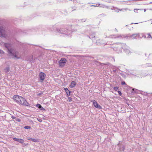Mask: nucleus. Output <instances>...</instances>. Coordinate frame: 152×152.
<instances>
[{"instance_id":"obj_1","label":"nucleus","mask_w":152,"mask_h":152,"mask_svg":"<svg viewBox=\"0 0 152 152\" xmlns=\"http://www.w3.org/2000/svg\"><path fill=\"white\" fill-rule=\"evenodd\" d=\"M18 103L22 105H25L27 106H29L30 105L27 102L26 100L22 97L20 98V99Z\"/></svg>"},{"instance_id":"obj_26","label":"nucleus","mask_w":152,"mask_h":152,"mask_svg":"<svg viewBox=\"0 0 152 152\" xmlns=\"http://www.w3.org/2000/svg\"><path fill=\"white\" fill-rule=\"evenodd\" d=\"M68 100L69 102H71L72 101V99L71 97H69L68 98Z\"/></svg>"},{"instance_id":"obj_2","label":"nucleus","mask_w":152,"mask_h":152,"mask_svg":"<svg viewBox=\"0 0 152 152\" xmlns=\"http://www.w3.org/2000/svg\"><path fill=\"white\" fill-rule=\"evenodd\" d=\"M6 36V31L5 28L3 26H0V37H5Z\"/></svg>"},{"instance_id":"obj_24","label":"nucleus","mask_w":152,"mask_h":152,"mask_svg":"<svg viewBox=\"0 0 152 152\" xmlns=\"http://www.w3.org/2000/svg\"><path fill=\"white\" fill-rule=\"evenodd\" d=\"M118 94H119V95L120 96H121V95H122V93H121V91H118Z\"/></svg>"},{"instance_id":"obj_36","label":"nucleus","mask_w":152,"mask_h":152,"mask_svg":"<svg viewBox=\"0 0 152 152\" xmlns=\"http://www.w3.org/2000/svg\"><path fill=\"white\" fill-rule=\"evenodd\" d=\"M100 4H99L98 5V7H101V6H100Z\"/></svg>"},{"instance_id":"obj_13","label":"nucleus","mask_w":152,"mask_h":152,"mask_svg":"<svg viewBox=\"0 0 152 152\" xmlns=\"http://www.w3.org/2000/svg\"><path fill=\"white\" fill-rule=\"evenodd\" d=\"M76 83L75 81H73L71 82V84L69 86L71 88L74 87L76 85Z\"/></svg>"},{"instance_id":"obj_17","label":"nucleus","mask_w":152,"mask_h":152,"mask_svg":"<svg viewBox=\"0 0 152 152\" xmlns=\"http://www.w3.org/2000/svg\"><path fill=\"white\" fill-rule=\"evenodd\" d=\"M4 45L6 48L8 49H8H9V45L7 43H5Z\"/></svg>"},{"instance_id":"obj_23","label":"nucleus","mask_w":152,"mask_h":152,"mask_svg":"<svg viewBox=\"0 0 152 152\" xmlns=\"http://www.w3.org/2000/svg\"><path fill=\"white\" fill-rule=\"evenodd\" d=\"M101 7H102V8H107V7L104 5H102L101 6Z\"/></svg>"},{"instance_id":"obj_8","label":"nucleus","mask_w":152,"mask_h":152,"mask_svg":"<svg viewBox=\"0 0 152 152\" xmlns=\"http://www.w3.org/2000/svg\"><path fill=\"white\" fill-rule=\"evenodd\" d=\"M21 97V96H19L18 95H14L13 97V99L18 103L19 101L20 98Z\"/></svg>"},{"instance_id":"obj_33","label":"nucleus","mask_w":152,"mask_h":152,"mask_svg":"<svg viewBox=\"0 0 152 152\" xmlns=\"http://www.w3.org/2000/svg\"><path fill=\"white\" fill-rule=\"evenodd\" d=\"M93 35H91L90 36H89V37L90 38V39H91V38H93Z\"/></svg>"},{"instance_id":"obj_3","label":"nucleus","mask_w":152,"mask_h":152,"mask_svg":"<svg viewBox=\"0 0 152 152\" xmlns=\"http://www.w3.org/2000/svg\"><path fill=\"white\" fill-rule=\"evenodd\" d=\"M66 61V60L65 58H62L58 61L59 67L62 68L64 67L65 65Z\"/></svg>"},{"instance_id":"obj_29","label":"nucleus","mask_w":152,"mask_h":152,"mask_svg":"<svg viewBox=\"0 0 152 152\" xmlns=\"http://www.w3.org/2000/svg\"><path fill=\"white\" fill-rule=\"evenodd\" d=\"M121 84L122 85H126V83L125 82H124V81H122L121 82Z\"/></svg>"},{"instance_id":"obj_41","label":"nucleus","mask_w":152,"mask_h":152,"mask_svg":"<svg viewBox=\"0 0 152 152\" xmlns=\"http://www.w3.org/2000/svg\"><path fill=\"white\" fill-rule=\"evenodd\" d=\"M23 145H26V144L25 143H24L23 144Z\"/></svg>"},{"instance_id":"obj_14","label":"nucleus","mask_w":152,"mask_h":152,"mask_svg":"<svg viewBox=\"0 0 152 152\" xmlns=\"http://www.w3.org/2000/svg\"><path fill=\"white\" fill-rule=\"evenodd\" d=\"M28 140H31L33 142H34L38 141V140H37L36 139H35V138H30V137L28 138Z\"/></svg>"},{"instance_id":"obj_40","label":"nucleus","mask_w":152,"mask_h":152,"mask_svg":"<svg viewBox=\"0 0 152 152\" xmlns=\"http://www.w3.org/2000/svg\"><path fill=\"white\" fill-rule=\"evenodd\" d=\"M126 104H128V105H129V104L128 103H126Z\"/></svg>"},{"instance_id":"obj_44","label":"nucleus","mask_w":152,"mask_h":152,"mask_svg":"<svg viewBox=\"0 0 152 152\" xmlns=\"http://www.w3.org/2000/svg\"><path fill=\"white\" fill-rule=\"evenodd\" d=\"M133 23H131V24H133Z\"/></svg>"},{"instance_id":"obj_32","label":"nucleus","mask_w":152,"mask_h":152,"mask_svg":"<svg viewBox=\"0 0 152 152\" xmlns=\"http://www.w3.org/2000/svg\"><path fill=\"white\" fill-rule=\"evenodd\" d=\"M37 120H38V121L40 122H41L42 121V120H41V119H38V118H37Z\"/></svg>"},{"instance_id":"obj_21","label":"nucleus","mask_w":152,"mask_h":152,"mask_svg":"<svg viewBox=\"0 0 152 152\" xmlns=\"http://www.w3.org/2000/svg\"><path fill=\"white\" fill-rule=\"evenodd\" d=\"M148 37H147V38H152V37H151V34H150L149 33V34H148Z\"/></svg>"},{"instance_id":"obj_25","label":"nucleus","mask_w":152,"mask_h":152,"mask_svg":"<svg viewBox=\"0 0 152 152\" xmlns=\"http://www.w3.org/2000/svg\"><path fill=\"white\" fill-rule=\"evenodd\" d=\"M118 88L117 87H115L114 88V89L115 91H117L118 90Z\"/></svg>"},{"instance_id":"obj_43","label":"nucleus","mask_w":152,"mask_h":152,"mask_svg":"<svg viewBox=\"0 0 152 152\" xmlns=\"http://www.w3.org/2000/svg\"><path fill=\"white\" fill-rule=\"evenodd\" d=\"M92 6H95V7L96 6V5H95V6L93 5Z\"/></svg>"},{"instance_id":"obj_28","label":"nucleus","mask_w":152,"mask_h":152,"mask_svg":"<svg viewBox=\"0 0 152 152\" xmlns=\"http://www.w3.org/2000/svg\"><path fill=\"white\" fill-rule=\"evenodd\" d=\"M0 53L1 54H3L4 53V52L2 50L0 49Z\"/></svg>"},{"instance_id":"obj_10","label":"nucleus","mask_w":152,"mask_h":152,"mask_svg":"<svg viewBox=\"0 0 152 152\" xmlns=\"http://www.w3.org/2000/svg\"><path fill=\"white\" fill-rule=\"evenodd\" d=\"M64 89L66 94L67 96L68 97L70 96L71 92L67 88H64Z\"/></svg>"},{"instance_id":"obj_31","label":"nucleus","mask_w":152,"mask_h":152,"mask_svg":"<svg viewBox=\"0 0 152 152\" xmlns=\"http://www.w3.org/2000/svg\"><path fill=\"white\" fill-rule=\"evenodd\" d=\"M11 118H12L13 119H16V118L14 116H12L11 117Z\"/></svg>"},{"instance_id":"obj_12","label":"nucleus","mask_w":152,"mask_h":152,"mask_svg":"<svg viewBox=\"0 0 152 152\" xmlns=\"http://www.w3.org/2000/svg\"><path fill=\"white\" fill-rule=\"evenodd\" d=\"M36 106L39 109H40V110H45V109H44L42 106H41V105L39 104H36Z\"/></svg>"},{"instance_id":"obj_20","label":"nucleus","mask_w":152,"mask_h":152,"mask_svg":"<svg viewBox=\"0 0 152 152\" xmlns=\"http://www.w3.org/2000/svg\"><path fill=\"white\" fill-rule=\"evenodd\" d=\"M110 37L111 38H116V37H116L115 35H111L110 36Z\"/></svg>"},{"instance_id":"obj_34","label":"nucleus","mask_w":152,"mask_h":152,"mask_svg":"<svg viewBox=\"0 0 152 152\" xmlns=\"http://www.w3.org/2000/svg\"><path fill=\"white\" fill-rule=\"evenodd\" d=\"M123 44V43H119V42L116 43V44H118H118Z\"/></svg>"},{"instance_id":"obj_39","label":"nucleus","mask_w":152,"mask_h":152,"mask_svg":"<svg viewBox=\"0 0 152 152\" xmlns=\"http://www.w3.org/2000/svg\"><path fill=\"white\" fill-rule=\"evenodd\" d=\"M144 11L145 12L146 11V9H145L144 10Z\"/></svg>"},{"instance_id":"obj_37","label":"nucleus","mask_w":152,"mask_h":152,"mask_svg":"<svg viewBox=\"0 0 152 152\" xmlns=\"http://www.w3.org/2000/svg\"><path fill=\"white\" fill-rule=\"evenodd\" d=\"M115 30L117 32L118 31L117 30L116 28H115Z\"/></svg>"},{"instance_id":"obj_42","label":"nucleus","mask_w":152,"mask_h":152,"mask_svg":"<svg viewBox=\"0 0 152 152\" xmlns=\"http://www.w3.org/2000/svg\"><path fill=\"white\" fill-rule=\"evenodd\" d=\"M92 6H95V7L96 6V5H95V6L93 5Z\"/></svg>"},{"instance_id":"obj_15","label":"nucleus","mask_w":152,"mask_h":152,"mask_svg":"<svg viewBox=\"0 0 152 152\" xmlns=\"http://www.w3.org/2000/svg\"><path fill=\"white\" fill-rule=\"evenodd\" d=\"M10 68L9 67H6L4 69V72L6 73H7L10 71Z\"/></svg>"},{"instance_id":"obj_19","label":"nucleus","mask_w":152,"mask_h":152,"mask_svg":"<svg viewBox=\"0 0 152 152\" xmlns=\"http://www.w3.org/2000/svg\"><path fill=\"white\" fill-rule=\"evenodd\" d=\"M24 128L25 129H30L31 128V127L29 126H26L24 127Z\"/></svg>"},{"instance_id":"obj_16","label":"nucleus","mask_w":152,"mask_h":152,"mask_svg":"<svg viewBox=\"0 0 152 152\" xmlns=\"http://www.w3.org/2000/svg\"><path fill=\"white\" fill-rule=\"evenodd\" d=\"M138 35H139L138 34H133L131 36V37H133V39H136V37Z\"/></svg>"},{"instance_id":"obj_38","label":"nucleus","mask_w":152,"mask_h":152,"mask_svg":"<svg viewBox=\"0 0 152 152\" xmlns=\"http://www.w3.org/2000/svg\"><path fill=\"white\" fill-rule=\"evenodd\" d=\"M138 23H134V24H138Z\"/></svg>"},{"instance_id":"obj_30","label":"nucleus","mask_w":152,"mask_h":152,"mask_svg":"<svg viewBox=\"0 0 152 152\" xmlns=\"http://www.w3.org/2000/svg\"><path fill=\"white\" fill-rule=\"evenodd\" d=\"M43 94V92H41V93L38 94H37V95L39 96H40L41 94Z\"/></svg>"},{"instance_id":"obj_4","label":"nucleus","mask_w":152,"mask_h":152,"mask_svg":"<svg viewBox=\"0 0 152 152\" xmlns=\"http://www.w3.org/2000/svg\"><path fill=\"white\" fill-rule=\"evenodd\" d=\"M8 53L9 56H12L15 55H17L18 53L17 51L14 50L13 49L11 48L10 49H8Z\"/></svg>"},{"instance_id":"obj_7","label":"nucleus","mask_w":152,"mask_h":152,"mask_svg":"<svg viewBox=\"0 0 152 152\" xmlns=\"http://www.w3.org/2000/svg\"><path fill=\"white\" fill-rule=\"evenodd\" d=\"M56 30L58 32L61 34H65V33L66 32L67 29L65 28H63L60 29L57 28Z\"/></svg>"},{"instance_id":"obj_18","label":"nucleus","mask_w":152,"mask_h":152,"mask_svg":"<svg viewBox=\"0 0 152 152\" xmlns=\"http://www.w3.org/2000/svg\"><path fill=\"white\" fill-rule=\"evenodd\" d=\"M114 10H115V11L117 12H118L119 11H121L122 10V9L121 10H120V9H118L117 8H115L114 9Z\"/></svg>"},{"instance_id":"obj_22","label":"nucleus","mask_w":152,"mask_h":152,"mask_svg":"<svg viewBox=\"0 0 152 152\" xmlns=\"http://www.w3.org/2000/svg\"><path fill=\"white\" fill-rule=\"evenodd\" d=\"M12 56L14 57L15 58H16L18 59H19L20 58V57H18L17 55H13Z\"/></svg>"},{"instance_id":"obj_5","label":"nucleus","mask_w":152,"mask_h":152,"mask_svg":"<svg viewBox=\"0 0 152 152\" xmlns=\"http://www.w3.org/2000/svg\"><path fill=\"white\" fill-rule=\"evenodd\" d=\"M93 103V104L94 106L96 108H98L99 109H101L102 107L101 106L99 105L97 102L95 100H93L91 101Z\"/></svg>"},{"instance_id":"obj_9","label":"nucleus","mask_w":152,"mask_h":152,"mask_svg":"<svg viewBox=\"0 0 152 152\" xmlns=\"http://www.w3.org/2000/svg\"><path fill=\"white\" fill-rule=\"evenodd\" d=\"M13 140H14L18 142L21 143H23L24 142V140L23 139H21L13 138Z\"/></svg>"},{"instance_id":"obj_27","label":"nucleus","mask_w":152,"mask_h":152,"mask_svg":"<svg viewBox=\"0 0 152 152\" xmlns=\"http://www.w3.org/2000/svg\"><path fill=\"white\" fill-rule=\"evenodd\" d=\"M15 120L18 122H20V119L18 118H16Z\"/></svg>"},{"instance_id":"obj_35","label":"nucleus","mask_w":152,"mask_h":152,"mask_svg":"<svg viewBox=\"0 0 152 152\" xmlns=\"http://www.w3.org/2000/svg\"><path fill=\"white\" fill-rule=\"evenodd\" d=\"M116 69H113V72H116Z\"/></svg>"},{"instance_id":"obj_11","label":"nucleus","mask_w":152,"mask_h":152,"mask_svg":"<svg viewBox=\"0 0 152 152\" xmlns=\"http://www.w3.org/2000/svg\"><path fill=\"white\" fill-rule=\"evenodd\" d=\"M94 62H95V64L96 65H102V64H103V65H107L109 64V63H107V64L102 63H100L99 62L97 61L96 60L94 61Z\"/></svg>"},{"instance_id":"obj_6","label":"nucleus","mask_w":152,"mask_h":152,"mask_svg":"<svg viewBox=\"0 0 152 152\" xmlns=\"http://www.w3.org/2000/svg\"><path fill=\"white\" fill-rule=\"evenodd\" d=\"M39 76L41 82H42L45 79L46 75L43 72H41L39 74Z\"/></svg>"}]
</instances>
